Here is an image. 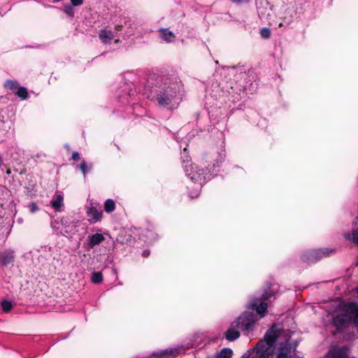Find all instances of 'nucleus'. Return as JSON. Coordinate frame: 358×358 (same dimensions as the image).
<instances>
[{
	"instance_id": "bb28decb",
	"label": "nucleus",
	"mask_w": 358,
	"mask_h": 358,
	"mask_svg": "<svg viewBox=\"0 0 358 358\" xmlns=\"http://www.w3.org/2000/svg\"><path fill=\"white\" fill-rule=\"evenodd\" d=\"M64 11L69 15L72 16L73 15V10L72 7L70 6H66L64 8Z\"/></svg>"
},
{
	"instance_id": "58836bf2",
	"label": "nucleus",
	"mask_w": 358,
	"mask_h": 358,
	"mask_svg": "<svg viewBox=\"0 0 358 358\" xmlns=\"http://www.w3.org/2000/svg\"><path fill=\"white\" fill-rule=\"evenodd\" d=\"M298 358H299V357H298Z\"/></svg>"
},
{
	"instance_id": "b1692460",
	"label": "nucleus",
	"mask_w": 358,
	"mask_h": 358,
	"mask_svg": "<svg viewBox=\"0 0 358 358\" xmlns=\"http://www.w3.org/2000/svg\"><path fill=\"white\" fill-rule=\"evenodd\" d=\"M12 307H13V305L10 301L5 300L1 302V308L4 312L10 311L11 310Z\"/></svg>"
},
{
	"instance_id": "72a5a7b5",
	"label": "nucleus",
	"mask_w": 358,
	"mask_h": 358,
	"mask_svg": "<svg viewBox=\"0 0 358 358\" xmlns=\"http://www.w3.org/2000/svg\"><path fill=\"white\" fill-rule=\"evenodd\" d=\"M170 353L173 354V356H176L178 354V351L176 350H170Z\"/></svg>"
},
{
	"instance_id": "f257e3e1",
	"label": "nucleus",
	"mask_w": 358,
	"mask_h": 358,
	"mask_svg": "<svg viewBox=\"0 0 358 358\" xmlns=\"http://www.w3.org/2000/svg\"><path fill=\"white\" fill-rule=\"evenodd\" d=\"M279 336L272 327L265 334L264 340L259 341L255 348L249 350L251 352L250 358H272V347Z\"/></svg>"
},
{
	"instance_id": "20e7f679",
	"label": "nucleus",
	"mask_w": 358,
	"mask_h": 358,
	"mask_svg": "<svg viewBox=\"0 0 358 358\" xmlns=\"http://www.w3.org/2000/svg\"><path fill=\"white\" fill-rule=\"evenodd\" d=\"M333 252H334V250H329L327 248L312 250L303 255L302 260L307 263H313L322 257L329 256Z\"/></svg>"
},
{
	"instance_id": "4468645a",
	"label": "nucleus",
	"mask_w": 358,
	"mask_h": 358,
	"mask_svg": "<svg viewBox=\"0 0 358 358\" xmlns=\"http://www.w3.org/2000/svg\"><path fill=\"white\" fill-rule=\"evenodd\" d=\"M105 240L103 234L96 233L88 236L87 245L90 248H93L95 245H99Z\"/></svg>"
},
{
	"instance_id": "7ed1b4c3",
	"label": "nucleus",
	"mask_w": 358,
	"mask_h": 358,
	"mask_svg": "<svg viewBox=\"0 0 358 358\" xmlns=\"http://www.w3.org/2000/svg\"><path fill=\"white\" fill-rule=\"evenodd\" d=\"M186 174L194 181L201 185L206 180L207 169H199L196 164H189L185 166Z\"/></svg>"
},
{
	"instance_id": "1a4fd4ad",
	"label": "nucleus",
	"mask_w": 358,
	"mask_h": 358,
	"mask_svg": "<svg viewBox=\"0 0 358 358\" xmlns=\"http://www.w3.org/2000/svg\"><path fill=\"white\" fill-rule=\"evenodd\" d=\"M351 321L350 320V317H348L344 312L341 310L340 308L339 313L336 315L332 319V324L335 326L338 329H340L344 327L345 325L349 324Z\"/></svg>"
},
{
	"instance_id": "9b49d317",
	"label": "nucleus",
	"mask_w": 358,
	"mask_h": 358,
	"mask_svg": "<svg viewBox=\"0 0 358 358\" xmlns=\"http://www.w3.org/2000/svg\"><path fill=\"white\" fill-rule=\"evenodd\" d=\"M267 303L265 302H262L258 304V300H254L248 305V308L252 310H255L262 317L264 315V313L267 310Z\"/></svg>"
},
{
	"instance_id": "c85d7f7f",
	"label": "nucleus",
	"mask_w": 358,
	"mask_h": 358,
	"mask_svg": "<svg viewBox=\"0 0 358 358\" xmlns=\"http://www.w3.org/2000/svg\"><path fill=\"white\" fill-rule=\"evenodd\" d=\"M29 207L31 213H34L38 209V206L34 203H31Z\"/></svg>"
},
{
	"instance_id": "f8f14e48",
	"label": "nucleus",
	"mask_w": 358,
	"mask_h": 358,
	"mask_svg": "<svg viewBox=\"0 0 358 358\" xmlns=\"http://www.w3.org/2000/svg\"><path fill=\"white\" fill-rule=\"evenodd\" d=\"M13 251H4L0 253V264L2 266H7L14 261Z\"/></svg>"
},
{
	"instance_id": "7c9ffc66",
	"label": "nucleus",
	"mask_w": 358,
	"mask_h": 358,
	"mask_svg": "<svg viewBox=\"0 0 358 358\" xmlns=\"http://www.w3.org/2000/svg\"><path fill=\"white\" fill-rule=\"evenodd\" d=\"M271 293L266 292L265 294H264L262 295V299L268 300V299H269V298L271 297Z\"/></svg>"
},
{
	"instance_id": "6ab92c4d",
	"label": "nucleus",
	"mask_w": 358,
	"mask_h": 358,
	"mask_svg": "<svg viewBox=\"0 0 358 358\" xmlns=\"http://www.w3.org/2000/svg\"><path fill=\"white\" fill-rule=\"evenodd\" d=\"M345 238L348 240H351L355 244L358 245V232L353 230L351 234H345Z\"/></svg>"
},
{
	"instance_id": "423d86ee",
	"label": "nucleus",
	"mask_w": 358,
	"mask_h": 358,
	"mask_svg": "<svg viewBox=\"0 0 358 358\" xmlns=\"http://www.w3.org/2000/svg\"><path fill=\"white\" fill-rule=\"evenodd\" d=\"M341 310L350 317L352 321L354 319L355 322L358 320V304L355 302L345 303L341 306Z\"/></svg>"
},
{
	"instance_id": "cd10ccee",
	"label": "nucleus",
	"mask_w": 358,
	"mask_h": 358,
	"mask_svg": "<svg viewBox=\"0 0 358 358\" xmlns=\"http://www.w3.org/2000/svg\"><path fill=\"white\" fill-rule=\"evenodd\" d=\"M71 3L74 6H78L83 3V0H71Z\"/></svg>"
},
{
	"instance_id": "6e6552de",
	"label": "nucleus",
	"mask_w": 358,
	"mask_h": 358,
	"mask_svg": "<svg viewBox=\"0 0 358 358\" xmlns=\"http://www.w3.org/2000/svg\"><path fill=\"white\" fill-rule=\"evenodd\" d=\"M87 215L88 221L91 223H94L99 221L102 216V210L100 208H96L92 204L87 206Z\"/></svg>"
},
{
	"instance_id": "aec40b11",
	"label": "nucleus",
	"mask_w": 358,
	"mask_h": 358,
	"mask_svg": "<svg viewBox=\"0 0 358 358\" xmlns=\"http://www.w3.org/2000/svg\"><path fill=\"white\" fill-rule=\"evenodd\" d=\"M232 351L229 348H224L218 354L217 358H231Z\"/></svg>"
},
{
	"instance_id": "e433bc0d",
	"label": "nucleus",
	"mask_w": 358,
	"mask_h": 358,
	"mask_svg": "<svg viewBox=\"0 0 358 358\" xmlns=\"http://www.w3.org/2000/svg\"><path fill=\"white\" fill-rule=\"evenodd\" d=\"M354 224H358V216L356 217L355 221L354 222Z\"/></svg>"
},
{
	"instance_id": "473e14b6",
	"label": "nucleus",
	"mask_w": 358,
	"mask_h": 358,
	"mask_svg": "<svg viewBox=\"0 0 358 358\" xmlns=\"http://www.w3.org/2000/svg\"><path fill=\"white\" fill-rule=\"evenodd\" d=\"M149 255H150V251H148V250H145L143 252V256L145 257H148Z\"/></svg>"
},
{
	"instance_id": "0eeeda50",
	"label": "nucleus",
	"mask_w": 358,
	"mask_h": 358,
	"mask_svg": "<svg viewBox=\"0 0 358 358\" xmlns=\"http://www.w3.org/2000/svg\"><path fill=\"white\" fill-rule=\"evenodd\" d=\"M157 101L160 106L168 108H173L178 104L172 95L166 93L158 94Z\"/></svg>"
},
{
	"instance_id": "9d476101",
	"label": "nucleus",
	"mask_w": 358,
	"mask_h": 358,
	"mask_svg": "<svg viewBox=\"0 0 358 358\" xmlns=\"http://www.w3.org/2000/svg\"><path fill=\"white\" fill-rule=\"evenodd\" d=\"M327 358H349L348 348H335L327 353Z\"/></svg>"
},
{
	"instance_id": "f03ea898",
	"label": "nucleus",
	"mask_w": 358,
	"mask_h": 358,
	"mask_svg": "<svg viewBox=\"0 0 358 358\" xmlns=\"http://www.w3.org/2000/svg\"><path fill=\"white\" fill-rule=\"evenodd\" d=\"M234 322L239 330L249 332L252 330L255 324L256 317L252 313L246 312L238 317Z\"/></svg>"
},
{
	"instance_id": "393cba45",
	"label": "nucleus",
	"mask_w": 358,
	"mask_h": 358,
	"mask_svg": "<svg viewBox=\"0 0 358 358\" xmlns=\"http://www.w3.org/2000/svg\"><path fill=\"white\" fill-rule=\"evenodd\" d=\"M92 168V165H90L89 167L86 164V163L83 161L81 164L80 165V169L83 172V175L85 176L87 170H90Z\"/></svg>"
},
{
	"instance_id": "c756f323",
	"label": "nucleus",
	"mask_w": 358,
	"mask_h": 358,
	"mask_svg": "<svg viewBox=\"0 0 358 358\" xmlns=\"http://www.w3.org/2000/svg\"><path fill=\"white\" fill-rule=\"evenodd\" d=\"M72 159L74 160V161H78L80 159V155L78 152H73V155H72Z\"/></svg>"
},
{
	"instance_id": "4c0bfd02",
	"label": "nucleus",
	"mask_w": 358,
	"mask_h": 358,
	"mask_svg": "<svg viewBox=\"0 0 358 358\" xmlns=\"http://www.w3.org/2000/svg\"><path fill=\"white\" fill-rule=\"evenodd\" d=\"M115 43H118V42H119V40H118V39H117V40H115Z\"/></svg>"
},
{
	"instance_id": "39448f33",
	"label": "nucleus",
	"mask_w": 358,
	"mask_h": 358,
	"mask_svg": "<svg viewBox=\"0 0 358 358\" xmlns=\"http://www.w3.org/2000/svg\"><path fill=\"white\" fill-rule=\"evenodd\" d=\"M279 352L276 358H291L295 355L296 345H291L287 340L279 344Z\"/></svg>"
},
{
	"instance_id": "a878e982",
	"label": "nucleus",
	"mask_w": 358,
	"mask_h": 358,
	"mask_svg": "<svg viewBox=\"0 0 358 358\" xmlns=\"http://www.w3.org/2000/svg\"><path fill=\"white\" fill-rule=\"evenodd\" d=\"M261 36L263 38H268L271 36V31H270V29H268V28H263L261 30Z\"/></svg>"
},
{
	"instance_id": "f3484780",
	"label": "nucleus",
	"mask_w": 358,
	"mask_h": 358,
	"mask_svg": "<svg viewBox=\"0 0 358 358\" xmlns=\"http://www.w3.org/2000/svg\"><path fill=\"white\" fill-rule=\"evenodd\" d=\"M51 206L57 211H60L61 207L63 206V196L58 194L56 199L51 201Z\"/></svg>"
},
{
	"instance_id": "f704fd0d",
	"label": "nucleus",
	"mask_w": 358,
	"mask_h": 358,
	"mask_svg": "<svg viewBox=\"0 0 358 358\" xmlns=\"http://www.w3.org/2000/svg\"><path fill=\"white\" fill-rule=\"evenodd\" d=\"M231 1L236 3H242L244 0H231Z\"/></svg>"
},
{
	"instance_id": "ddd939ff",
	"label": "nucleus",
	"mask_w": 358,
	"mask_h": 358,
	"mask_svg": "<svg viewBox=\"0 0 358 358\" xmlns=\"http://www.w3.org/2000/svg\"><path fill=\"white\" fill-rule=\"evenodd\" d=\"M236 327L235 322L231 323L230 327L225 333L226 338L229 341H233L240 336V333Z\"/></svg>"
},
{
	"instance_id": "4be33fe9",
	"label": "nucleus",
	"mask_w": 358,
	"mask_h": 358,
	"mask_svg": "<svg viewBox=\"0 0 358 358\" xmlns=\"http://www.w3.org/2000/svg\"><path fill=\"white\" fill-rule=\"evenodd\" d=\"M17 85H18L17 82L16 80H6V82L4 83L5 87L10 89L11 90L17 89Z\"/></svg>"
},
{
	"instance_id": "dca6fc26",
	"label": "nucleus",
	"mask_w": 358,
	"mask_h": 358,
	"mask_svg": "<svg viewBox=\"0 0 358 358\" xmlns=\"http://www.w3.org/2000/svg\"><path fill=\"white\" fill-rule=\"evenodd\" d=\"M161 32V36L166 42L171 43L174 41L176 38L175 34L168 29H162Z\"/></svg>"
},
{
	"instance_id": "2f4dec72",
	"label": "nucleus",
	"mask_w": 358,
	"mask_h": 358,
	"mask_svg": "<svg viewBox=\"0 0 358 358\" xmlns=\"http://www.w3.org/2000/svg\"><path fill=\"white\" fill-rule=\"evenodd\" d=\"M251 357V352L250 351H248L247 353L244 354L241 358H250Z\"/></svg>"
},
{
	"instance_id": "412c9836",
	"label": "nucleus",
	"mask_w": 358,
	"mask_h": 358,
	"mask_svg": "<svg viewBox=\"0 0 358 358\" xmlns=\"http://www.w3.org/2000/svg\"><path fill=\"white\" fill-rule=\"evenodd\" d=\"M15 94L22 99H26L28 97V92L24 87H19Z\"/></svg>"
},
{
	"instance_id": "2eb2a0df",
	"label": "nucleus",
	"mask_w": 358,
	"mask_h": 358,
	"mask_svg": "<svg viewBox=\"0 0 358 358\" xmlns=\"http://www.w3.org/2000/svg\"><path fill=\"white\" fill-rule=\"evenodd\" d=\"M99 36L103 43H108L113 39V34L110 30L101 29L99 34Z\"/></svg>"
},
{
	"instance_id": "c9c22d12",
	"label": "nucleus",
	"mask_w": 358,
	"mask_h": 358,
	"mask_svg": "<svg viewBox=\"0 0 358 358\" xmlns=\"http://www.w3.org/2000/svg\"><path fill=\"white\" fill-rule=\"evenodd\" d=\"M121 28H122V26H120V25H117V26H116V27H115V30H117V31L120 30V29H121Z\"/></svg>"
},
{
	"instance_id": "5701e85b",
	"label": "nucleus",
	"mask_w": 358,
	"mask_h": 358,
	"mask_svg": "<svg viewBox=\"0 0 358 358\" xmlns=\"http://www.w3.org/2000/svg\"><path fill=\"white\" fill-rule=\"evenodd\" d=\"M103 280V276L101 272H95L92 275V281L95 284L100 283Z\"/></svg>"
},
{
	"instance_id": "a211bd4d",
	"label": "nucleus",
	"mask_w": 358,
	"mask_h": 358,
	"mask_svg": "<svg viewBox=\"0 0 358 358\" xmlns=\"http://www.w3.org/2000/svg\"><path fill=\"white\" fill-rule=\"evenodd\" d=\"M115 208V203L112 199H107L104 203V210L106 213H111Z\"/></svg>"
}]
</instances>
